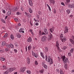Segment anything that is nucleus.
I'll return each instance as SVG.
<instances>
[{"instance_id":"30","label":"nucleus","mask_w":74,"mask_h":74,"mask_svg":"<svg viewBox=\"0 0 74 74\" xmlns=\"http://www.w3.org/2000/svg\"><path fill=\"white\" fill-rule=\"evenodd\" d=\"M51 57L50 56H49L48 57V62H50L51 61Z\"/></svg>"},{"instance_id":"41","label":"nucleus","mask_w":74,"mask_h":74,"mask_svg":"<svg viewBox=\"0 0 74 74\" xmlns=\"http://www.w3.org/2000/svg\"><path fill=\"white\" fill-rule=\"evenodd\" d=\"M57 47V49H58V50L59 51H62L61 50V49H60V48H59V47Z\"/></svg>"},{"instance_id":"33","label":"nucleus","mask_w":74,"mask_h":74,"mask_svg":"<svg viewBox=\"0 0 74 74\" xmlns=\"http://www.w3.org/2000/svg\"><path fill=\"white\" fill-rule=\"evenodd\" d=\"M74 51V49H71L70 50V52L71 53H73Z\"/></svg>"},{"instance_id":"20","label":"nucleus","mask_w":74,"mask_h":74,"mask_svg":"<svg viewBox=\"0 0 74 74\" xmlns=\"http://www.w3.org/2000/svg\"><path fill=\"white\" fill-rule=\"evenodd\" d=\"M28 42H31L32 41V38L31 37H29V38L27 40Z\"/></svg>"},{"instance_id":"11","label":"nucleus","mask_w":74,"mask_h":74,"mask_svg":"<svg viewBox=\"0 0 74 74\" xmlns=\"http://www.w3.org/2000/svg\"><path fill=\"white\" fill-rule=\"evenodd\" d=\"M42 66L43 67H44V68H45V69H47L48 68V67L45 64H44V63H42Z\"/></svg>"},{"instance_id":"51","label":"nucleus","mask_w":74,"mask_h":74,"mask_svg":"<svg viewBox=\"0 0 74 74\" xmlns=\"http://www.w3.org/2000/svg\"><path fill=\"white\" fill-rule=\"evenodd\" d=\"M35 64H36V65H37L38 64V63L37 62V61H35Z\"/></svg>"},{"instance_id":"36","label":"nucleus","mask_w":74,"mask_h":74,"mask_svg":"<svg viewBox=\"0 0 74 74\" xmlns=\"http://www.w3.org/2000/svg\"><path fill=\"white\" fill-rule=\"evenodd\" d=\"M56 72H57V73H59L60 72V71H59V69H56Z\"/></svg>"},{"instance_id":"44","label":"nucleus","mask_w":74,"mask_h":74,"mask_svg":"<svg viewBox=\"0 0 74 74\" xmlns=\"http://www.w3.org/2000/svg\"><path fill=\"white\" fill-rule=\"evenodd\" d=\"M60 73L61 74H63V71H62V69L60 70Z\"/></svg>"},{"instance_id":"10","label":"nucleus","mask_w":74,"mask_h":74,"mask_svg":"<svg viewBox=\"0 0 74 74\" xmlns=\"http://www.w3.org/2000/svg\"><path fill=\"white\" fill-rule=\"evenodd\" d=\"M49 1L51 4H55V1L54 0H49Z\"/></svg>"},{"instance_id":"62","label":"nucleus","mask_w":74,"mask_h":74,"mask_svg":"<svg viewBox=\"0 0 74 74\" xmlns=\"http://www.w3.org/2000/svg\"><path fill=\"white\" fill-rule=\"evenodd\" d=\"M5 50L6 51V52H8V48H6L5 49Z\"/></svg>"},{"instance_id":"38","label":"nucleus","mask_w":74,"mask_h":74,"mask_svg":"<svg viewBox=\"0 0 74 74\" xmlns=\"http://www.w3.org/2000/svg\"><path fill=\"white\" fill-rule=\"evenodd\" d=\"M19 32H20V33H24V31H22L20 29L19 30Z\"/></svg>"},{"instance_id":"35","label":"nucleus","mask_w":74,"mask_h":74,"mask_svg":"<svg viewBox=\"0 0 74 74\" xmlns=\"http://www.w3.org/2000/svg\"><path fill=\"white\" fill-rule=\"evenodd\" d=\"M27 73H28V74H30L31 73V72L29 70H27Z\"/></svg>"},{"instance_id":"55","label":"nucleus","mask_w":74,"mask_h":74,"mask_svg":"<svg viewBox=\"0 0 74 74\" xmlns=\"http://www.w3.org/2000/svg\"><path fill=\"white\" fill-rule=\"evenodd\" d=\"M35 53L33 51H32V54L33 55V56H34V55Z\"/></svg>"},{"instance_id":"58","label":"nucleus","mask_w":74,"mask_h":74,"mask_svg":"<svg viewBox=\"0 0 74 74\" xmlns=\"http://www.w3.org/2000/svg\"><path fill=\"white\" fill-rule=\"evenodd\" d=\"M7 47L8 48H10V45H8L7 46Z\"/></svg>"},{"instance_id":"52","label":"nucleus","mask_w":74,"mask_h":74,"mask_svg":"<svg viewBox=\"0 0 74 74\" xmlns=\"http://www.w3.org/2000/svg\"><path fill=\"white\" fill-rule=\"evenodd\" d=\"M45 49L46 51H48V48L47 47H45Z\"/></svg>"},{"instance_id":"29","label":"nucleus","mask_w":74,"mask_h":74,"mask_svg":"<svg viewBox=\"0 0 74 74\" xmlns=\"http://www.w3.org/2000/svg\"><path fill=\"white\" fill-rule=\"evenodd\" d=\"M28 48L29 51V50H30V49H32V46L31 45L29 46L28 47Z\"/></svg>"},{"instance_id":"39","label":"nucleus","mask_w":74,"mask_h":74,"mask_svg":"<svg viewBox=\"0 0 74 74\" xmlns=\"http://www.w3.org/2000/svg\"><path fill=\"white\" fill-rule=\"evenodd\" d=\"M68 55L69 56H71V53L70 52L68 53Z\"/></svg>"},{"instance_id":"2","label":"nucleus","mask_w":74,"mask_h":74,"mask_svg":"<svg viewBox=\"0 0 74 74\" xmlns=\"http://www.w3.org/2000/svg\"><path fill=\"white\" fill-rule=\"evenodd\" d=\"M42 41L43 42H45L47 40V37L45 36H44L41 38Z\"/></svg>"},{"instance_id":"56","label":"nucleus","mask_w":74,"mask_h":74,"mask_svg":"<svg viewBox=\"0 0 74 74\" xmlns=\"http://www.w3.org/2000/svg\"><path fill=\"white\" fill-rule=\"evenodd\" d=\"M47 59H48V57L47 56H46L45 57V60H46V61H47Z\"/></svg>"},{"instance_id":"1","label":"nucleus","mask_w":74,"mask_h":74,"mask_svg":"<svg viewBox=\"0 0 74 74\" xmlns=\"http://www.w3.org/2000/svg\"><path fill=\"white\" fill-rule=\"evenodd\" d=\"M60 37L61 38L62 42H65L66 40V37L63 36V34H61Z\"/></svg>"},{"instance_id":"27","label":"nucleus","mask_w":74,"mask_h":74,"mask_svg":"<svg viewBox=\"0 0 74 74\" xmlns=\"http://www.w3.org/2000/svg\"><path fill=\"white\" fill-rule=\"evenodd\" d=\"M59 43L57 41L56 42V46L57 47H59Z\"/></svg>"},{"instance_id":"61","label":"nucleus","mask_w":74,"mask_h":74,"mask_svg":"<svg viewBox=\"0 0 74 74\" xmlns=\"http://www.w3.org/2000/svg\"><path fill=\"white\" fill-rule=\"evenodd\" d=\"M53 11H54V13L56 14V9H54Z\"/></svg>"},{"instance_id":"64","label":"nucleus","mask_w":74,"mask_h":74,"mask_svg":"<svg viewBox=\"0 0 74 74\" xmlns=\"http://www.w3.org/2000/svg\"><path fill=\"white\" fill-rule=\"evenodd\" d=\"M16 14H17V15H20L21 13H20V12H17Z\"/></svg>"},{"instance_id":"42","label":"nucleus","mask_w":74,"mask_h":74,"mask_svg":"<svg viewBox=\"0 0 74 74\" xmlns=\"http://www.w3.org/2000/svg\"><path fill=\"white\" fill-rule=\"evenodd\" d=\"M67 47L66 46H64L63 47H62V49H66Z\"/></svg>"},{"instance_id":"57","label":"nucleus","mask_w":74,"mask_h":74,"mask_svg":"<svg viewBox=\"0 0 74 74\" xmlns=\"http://www.w3.org/2000/svg\"><path fill=\"white\" fill-rule=\"evenodd\" d=\"M58 60L59 61H60V57H58Z\"/></svg>"},{"instance_id":"9","label":"nucleus","mask_w":74,"mask_h":74,"mask_svg":"<svg viewBox=\"0 0 74 74\" xmlns=\"http://www.w3.org/2000/svg\"><path fill=\"white\" fill-rule=\"evenodd\" d=\"M69 7L70 8H74V4H70V5H69Z\"/></svg>"},{"instance_id":"6","label":"nucleus","mask_w":74,"mask_h":74,"mask_svg":"<svg viewBox=\"0 0 74 74\" xmlns=\"http://www.w3.org/2000/svg\"><path fill=\"white\" fill-rule=\"evenodd\" d=\"M52 34L50 33L49 34V36L48 38V40H51V38H52Z\"/></svg>"},{"instance_id":"54","label":"nucleus","mask_w":74,"mask_h":74,"mask_svg":"<svg viewBox=\"0 0 74 74\" xmlns=\"http://www.w3.org/2000/svg\"><path fill=\"white\" fill-rule=\"evenodd\" d=\"M2 21L3 23H5V21L4 19H2Z\"/></svg>"},{"instance_id":"31","label":"nucleus","mask_w":74,"mask_h":74,"mask_svg":"<svg viewBox=\"0 0 74 74\" xmlns=\"http://www.w3.org/2000/svg\"><path fill=\"white\" fill-rule=\"evenodd\" d=\"M9 73V71H6L4 72L3 73L4 74H7Z\"/></svg>"},{"instance_id":"49","label":"nucleus","mask_w":74,"mask_h":74,"mask_svg":"<svg viewBox=\"0 0 74 74\" xmlns=\"http://www.w3.org/2000/svg\"><path fill=\"white\" fill-rule=\"evenodd\" d=\"M16 69V68L14 67L12 68V70L13 71H14V70H15Z\"/></svg>"},{"instance_id":"3","label":"nucleus","mask_w":74,"mask_h":74,"mask_svg":"<svg viewBox=\"0 0 74 74\" xmlns=\"http://www.w3.org/2000/svg\"><path fill=\"white\" fill-rule=\"evenodd\" d=\"M69 28L67 26H66L65 27V30L64 31V33H69Z\"/></svg>"},{"instance_id":"13","label":"nucleus","mask_w":74,"mask_h":74,"mask_svg":"<svg viewBox=\"0 0 74 74\" xmlns=\"http://www.w3.org/2000/svg\"><path fill=\"white\" fill-rule=\"evenodd\" d=\"M27 61L28 64H30V59L29 58H27Z\"/></svg>"},{"instance_id":"4","label":"nucleus","mask_w":74,"mask_h":74,"mask_svg":"<svg viewBox=\"0 0 74 74\" xmlns=\"http://www.w3.org/2000/svg\"><path fill=\"white\" fill-rule=\"evenodd\" d=\"M25 69H26V67L21 68L20 71L21 73H23V72L25 71Z\"/></svg>"},{"instance_id":"19","label":"nucleus","mask_w":74,"mask_h":74,"mask_svg":"<svg viewBox=\"0 0 74 74\" xmlns=\"http://www.w3.org/2000/svg\"><path fill=\"white\" fill-rule=\"evenodd\" d=\"M12 71V68H10L9 69V71L10 73H11Z\"/></svg>"},{"instance_id":"23","label":"nucleus","mask_w":74,"mask_h":74,"mask_svg":"<svg viewBox=\"0 0 74 74\" xmlns=\"http://www.w3.org/2000/svg\"><path fill=\"white\" fill-rule=\"evenodd\" d=\"M29 11L30 13H32L33 12V10H32V8H29Z\"/></svg>"},{"instance_id":"45","label":"nucleus","mask_w":74,"mask_h":74,"mask_svg":"<svg viewBox=\"0 0 74 74\" xmlns=\"http://www.w3.org/2000/svg\"><path fill=\"white\" fill-rule=\"evenodd\" d=\"M14 45L16 47H18V43L16 42L15 43Z\"/></svg>"},{"instance_id":"48","label":"nucleus","mask_w":74,"mask_h":74,"mask_svg":"<svg viewBox=\"0 0 74 74\" xmlns=\"http://www.w3.org/2000/svg\"><path fill=\"white\" fill-rule=\"evenodd\" d=\"M3 69H6V66L5 65H3Z\"/></svg>"},{"instance_id":"37","label":"nucleus","mask_w":74,"mask_h":74,"mask_svg":"<svg viewBox=\"0 0 74 74\" xmlns=\"http://www.w3.org/2000/svg\"><path fill=\"white\" fill-rule=\"evenodd\" d=\"M44 72V69H42V70L40 71V73H43Z\"/></svg>"},{"instance_id":"15","label":"nucleus","mask_w":74,"mask_h":74,"mask_svg":"<svg viewBox=\"0 0 74 74\" xmlns=\"http://www.w3.org/2000/svg\"><path fill=\"white\" fill-rule=\"evenodd\" d=\"M64 67L66 70L67 69V68L68 67V66H67V64H64Z\"/></svg>"},{"instance_id":"28","label":"nucleus","mask_w":74,"mask_h":74,"mask_svg":"<svg viewBox=\"0 0 74 74\" xmlns=\"http://www.w3.org/2000/svg\"><path fill=\"white\" fill-rule=\"evenodd\" d=\"M8 36V34L6 33L3 36L4 38H5V37H7Z\"/></svg>"},{"instance_id":"50","label":"nucleus","mask_w":74,"mask_h":74,"mask_svg":"<svg viewBox=\"0 0 74 74\" xmlns=\"http://www.w3.org/2000/svg\"><path fill=\"white\" fill-rule=\"evenodd\" d=\"M14 19L15 21H16V22H18V19L17 18H14Z\"/></svg>"},{"instance_id":"21","label":"nucleus","mask_w":74,"mask_h":74,"mask_svg":"<svg viewBox=\"0 0 74 74\" xmlns=\"http://www.w3.org/2000/svg\"><path fill=\"white\" fill-rule=\"evenodd\" d=\"M11 14V11H9L7 13V15H10Z\"/></svg>"},{"instance_id":"16","label":"nucleus","mask_w":74,"mask_h":74,"mask_svg":"<svg viewBox=\"0 0 74 74\" xmlns=\"http://www.w3.org/2000/svg\"><path fill=\"white\" fill-rule=\"evenodd\" d=\"M64 63H67V62H68V58H66V59H64V60H63Z\"/></svg>"},{"instance_id":"53","label":"nucleus","mask_w":74,"mask_h":74,"mask_svg":"<svg viewBox=\"0 0 74 74\" xmlns=\"http://www.w3.org/2000/svg\"><path fill=\"white\" fill-rule=\"evenodd\" d=\"M61 4H62V5H64V6L65 5L64 4V3L63 2H61Z\"/></svg>"},{"instance_id":"17","label":"nucleus","mask_w":74,"mask_h":74,"mask_svg":"<svg viewBox=\"0 0 74 74\" xmlns=\"http://www.w3.org/2000/svg\"><path fill=\"white\" fill-rule=\"evenodd\" d=\"M70 42H71L72 44H73V45H74V40L71 39H70Z\"/></svg>"},{"instance_id":"14","label":"nucleus","mask_w":74,"mask_h":74,"mask_svg":"<svg viewBox=\"0 0 74 74\" xmlns=\"http://www.w3.org/2000/svg\"><path fill=\"white\" fill-rule=\"evenodd\" d=\"M25 15L27 16V17H28V18L29 17L30 15V14H29V13H27V12H25Z\"/></svg>"},{"instance_id":"5","label":"nucleus","mask_w":74,"mask_h":74,"mask_svg":"<svg viewBox=\"0 0 74 74\" xmlns=\"http://www.w3.org/2000/svg\"><path fill=\"white\" fill-rule=\"evenodd\" d=\"M17 7H15L12 8L11 10L13 12H15V11H17Z\"/></svg>"},{"instance_id":"63","label":"nucleus","mask_w":74,"mask_h":74,"mask_svg":"<svg viewBox=\"0 0 74 74\" xmlns=\"http://www.w3.org/2000/svg\"><path fill=\"white\" fill-rule=\"evenodd\" d=\"M14 51H15V53H16L17 52V50L16 49H14Z\"/></svg>"},{"instance_id":"59","label":"nucleus","mask_w":74,"mask_h":74,"mask_svg":"<svg viewBox=\"0 0 74 74\" xmlns=\"http://www.w3.org/2000/svg\"><path fill=\"white\" fill-rule=\"evenodd\" d=\"M0 52H1V53H3V52H4V51L2 50H0Z\"/></svg>"},{"instance_id":"26","label":"nucleus","mask_w":74,"mask_h":74,"mask_svg":"<svg viewBox=\"0 0 74 74\" xmlns=\"http://www.w3.org/2000/svg\"><path fill=\"white\" fill-rule=\"evenodd\" d=\"M0 59L1 61H4V60H5V58H3V57L1 58Z\"/></svg>"},{"instance_id":"60","label":"nucleus","mask_w":74,"mask_h":74,"mask_svg":"<svg viewBox=\"0 0 74 74\" xmlns=\"http://www.w3.org/2000/svg\"><path fill=\"white\" fill-rule=\"evenodd\" d=\"M36 17L38 19H39L40 18H39V15H37L36 16Z\"/></svg>"},{"instance_id":"43","label":"nucleus","mask_w":74,"mask_h":74,"mask_svg":"<svg viewBox=\"0 0 74 74\" xmlns=\"http://www.w3.org/2000/svg\"><path fill=\"white\" fill-rule=\"evenodd\" d=\"M5 44V42L4 41H3L2 42V45H4Z\"/></svg>"},{"instance_id":"32","label":"nucleus","mask_w":74,"mask_h":74,"mask_svg":"<svg viewBox=\"0 0 74 74\" xmlns=\"http://www.w3.org/2000/svg\"><path fill=\"white\" fill-rule=\"evenodd\" d=\"M66 12H67V14H70V11L69 9H68L66 10Z\"/></svg>"},{"instance_id":"40","label":"nucleus","mask_w":74,"mask_h":74,"mask_svg":"<svg viewBox=\"0 0 74 74\" xmlns=\"http://www.w3.org/2000/svg\"><path fill=\"white\" fill-rule=\"evenodd\" d=\"M52 63H53V60L51 59V61L50 63V64H51Z\"/></svg>"},{"instance_id":"24","label":"nucleus","mask_w":74,"mask_h":74,"mask_svg":"<svg viewBox=\"0 0 74 74\" xmlns=\"http://www.w3.org/2000/svg\"><path fill=\"white\" fill-rule=\"evenodd\" d=\"M40 55L41 57L43 58V59H44L45 58V57H44V55H43V53L42 52L40 53Z\"/></svg>"},{"instance_id":"8","label":"nucleus","mask_w":74,"mask_h":74,"mask_svg":"<svg viewBox=\"0 0 74 74\" xmlns=\"http://www.w3.org/2000/svg\"><path fill=\"white\" fill-rule=\"evenodd\" d=\"M44 32L46 34H48V31H47V28H44Z\"/></svg>"},{"instance_id":"22","label":"nucleus","mask_w":74,"mask_h":74,"mask_svg":"<svg viewBox=\"0 0 74 74\" xmlns=\"http://www.w3.org/2000/svg\"><path fill=\"white\" fill-rule=\"evenodd\" d=\"M18 38H21V35H20L19 34H16Z\"/></svg>"},{"instance_id":"7","label":"nucleus","mask_w":74,"mask_h":74,"mask_svg":"<svg viewBox=\"0 0 74 74\" xmlns=\"http://www.w3.org/2000/svg\"><path fill=\"white\" fill-rule=\"evenodd\" d=\"M29 4L30 6H33V3H32V0H29Z\"/></svg>"},{"instance_id":"25","label":"nucleus","mask_w":74,"mask_h":74,"mask_svg":"<svg viewBox=\"0 0 74 74\" xmlns=\"http://www.w3.org/2000/svg\"><path fill=\"white\" fill-rule=\"evenodd\" d=\"M61 58L62 59V60L63 61V60H64L65 59H66V57H65V56H61Z\"/></svg>"},{"instance_id":"18","label":"nucleus","mask_w":74,"mask_h":74,"mask_svg":"<svg viewBox=\"0 0 74 74\" xmlns=\"http://www.w3.org/2000/svg\"><path fill=\"white\" fill-rule=\"evenodd\" d=\"M10 37L12 40H14V35L12 34L10 35Z\"/></svg>"},{"instance_id":"47","label":"nucleus","mask_w":74,"mask_h":74,"mask_svg":"<svg viewBox=\"0 0 74 74\" xmlns=\"http://www.w3.org/2000/svg\"><path fill=\"white\" fill-rule=\"evenodd\" d=\"M66 1L67 3H69L70 2V0H66Z\"/></svg>"},{"instance_id":"12","label":"nucleus","mask_w":74,"mask_h":74,"mask_svg":"<svg viewBox=\"0 0 74 74\" xmlns=\"http://www.w3.org/2000/svg\"><path fill=\"white\" fill-rule=\"evenodd\" d=\"M49 30L51 33H53V32L54 31V27H53L52 28L50 29Z\"/></svg>"},{"instance_id":"34","label":"nucleus","mask_w":74,"mask_h":74,"mask_svg":"<svg viewBox=\"0 0 74 74\" xmlns=\"http://www.w3.org/2000/svg\"><path fill=\"white\" fill-rule=\"evenodd\" d=\"M10 47L11 48H14V45L12 44H10Z\"/></svg>"},{"instance_id":"46","label":"nucleus","mask_w":74,"mask_h":74,"mask_svg":"<svg viewBox=\"0 0 74 74\" xmlns=\"http://www.w3.org/2000/svg\"><path fill=\"white\" fill-rule=\"evenodd\" d=\"M34 56H35V58H37L38 57L37 56V54H36V53H35V54L34 55Z\"/></svg>"}]
</instances>
